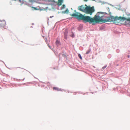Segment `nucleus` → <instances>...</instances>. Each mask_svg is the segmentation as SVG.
<instances>
[{
    "mask_svg": "<svg viewBox=\"0 0 130 130\" xmlns=\"http://www.w3.org/2000/svg\"><path fill=\"white\" fill-rule=\"evenodd\" d=\"M86 8L85 13L87 14H89L90 15H91L95 11L94 7L93 6L91 7L87 6L86 5Z\"/></svg>",
    "mask_w": 130,
    "mask_h": 130,
    "instance_id": "20e7f679",
    "label": "nucleus"
},
{
    "mask_svg": "<svg viewBox=\"0 0 130 130\" xmlns=\"http://www.w3.org/2000/svg\"><path fill=\"white\" fill-rule=\"evenodd\" d=\"M106 67V66H104L102 68V69H104Z\"/></svg>",
    "mask_w": 130,
    "mask_h": 130,
    "instance_id": "f3484780",
    "label": "nucleus"
},
{
    "mask_svg": "<svg viewBox=\"0 0 130 130\" xmlns=\"http://www.w3.org/2000/svg\"><path fill=\"white\" fill-rule=\"evenodd\" d=\"M120 21L122 20H126L127 21H130V18H126L124 17H120Z\"/></svg>",
    "mask_w": 130,
    "mask_h": 130,
    "instance_id": "423d86ee",
    "label": "nucleus"
},
{
    "mask_svg": "<svg viewBox=\"0 0 130 130\" xmlns=\"http://www.w3.org/2000/svg\"><path fill=\"white\" fill-rule=\"evenodd\" d=\"M69 12V10L68 9L64 11L63 13H68Z\"/></svg>",
    "mask_w": 130,
    "mask_h": 130,
    "instance_id": "ddd939ff",
    "label": "nucleus"
},
{
    "mask_svg": "<svg viewBox=\"0 0 130 130\" xmlns=\"http://www.w3.org/2000/svg\"><path fill=\"white\" fill-rule=\"evenodd\" d=\"M71 15L75 17L78 20H82L85 23L88 22L90 24H92L93 25L99 23H103L106 17L104 13L101 12L97 13L93 18L88 16H85L78 12L71 14Z\"/></svg>",
    "mask_w": 130,
    "mask_h": 130,
    "instance_id": "f257e3e1",
    "label": "nucleus"
},
{
    "mask_svg": "<svg viewBox=\"0 0 130 130\" xmlns=\"http://www.w3.org/2000/svg\"><path fill=\"white\" fill-rule=\"evenodd\" d=\"M53 90H57V91H61V90L60 89H59V88L56 87H53Z\"/></svg>",
    "mask_w": 130,
    "mask_h": 130,
    "instance_id": "1a4fd4ad",
    "label": "nucleus"
},
{
    "mask_svg": "<svg viewBox=\"0 0 130 130\" xmlns=\"http://www.w3.org/2000/svg\"><path fill=\"white\" fill-rule=\"evenodd\" d=\"M63 0H58L57 4L58 6H60L61 5L63 2Z\"/></svg>",
    "mask_w": 130,
    "mask_h": 130,
    "instance_id": "0eeeda50",
    "label": "nucleus"
},
{
    "mask_svg": "<svg viewBox=\"0 0 130 130\" xmlns=\"http://www.w3.org/2000/svg\"><path fill=\"white\" fill-rule=\"evenodd\" d=\"M15 1H16V0H14Z\"/></svg>",
    "mask_w": 130,
    "mask_h": 130,
    "instance_id": "412c9836",
    "label": "nucleus"
},
{
    "mask_svg": "<svg viewBox=\"0 0 130 130\" xmlns=\"http://www.w3.org/2000/svg\"><path fill=\"white\" fill-rule=\"evenodd\" d=\"M86 5L85 6L82 5L81 6H79L78 7V9L80 11H82L85 13L86 11Z\"/></svg>",
    "mask_w": 130,
    "mask_h": 130,
    "instance_id": "39448f33",
    "label": "nucleus"
},
{
    "mask_svg": "<svg viewBox=\"0 0 130 130\" xmlns=\"http://www.w3.org/2000/svg\"><path fill=\"white\" fill-rule=\"evenodd\" d=\"M41 0H29L28 1V2H29V6L31 8L34 9H32L33 10H39L40 9L39 6L36 7H35L32 6V5L34 3L39 4L40 3V1H41Z\"/></svg>",
    "mask_w": 130,
    "mask_h": 130,
    "instance_id": "7ed1b4c3",
    "label": "nucleus"
},
{
    "mask_svg": "<svg viewBox=\"0 0 130 130\" xmlns=\"http://www.w3.org/2000/svg\"><path fill=\"white\" fill-rule=\"evenodd\" d=\"M128 57H129V56H128Z\"/></svg>",
    "mask_w": 130,
    "mask_h": 130,
    "instance_id": "aec40b11",
    "label": "nucleus"
},
{
    "mask_svg": "<svg viewBox=\"0 0 130 130\" xmlns=\"http://www.w3.org/2000/svg\"><path fill=\"white\" fill-rule=\"evenodd\" d=\"M78 56L81 59H82V57L80 54H78Z\"/></svg>",
    "mask_w": 130,
    "mask_h": 130,
    "instance_id": "2eb2a0df",
    "label": "nucleus"
},
{
    "mask_svg": "<svg viewBox=\"0 0 130 130\" xmlns=\"http://www.w3.org/2000/svg\"><path fill=\"white\" fill-rule=\"evenodd\" d=\"M48 45L49 48H51V47L49 45Z\"/></svg>",
    "mask_w": 130,
    "mask_h": 130,
    "instance_id": "6ab92c4d",
    "label": "nucleus"
},
{
    "mask_svg": "<svg viewBox=\"0 0 130 130\" xmlns=\"http://www.w3.org/2000/svg\"><path fill=\"white\" fill-rule=\"evenodd\" d=\"M84 0L85 2H87L88 1V0Z\"/></svg>",
    "mask_w": 130,
    "mask_h": 130,
    "instance_id": "a211bd4d",
    "label": "nucleus"
},
{
    "mask_svg": "<svg viewBox=\"0 0 130 130\" xmlns=\"http://www.w3.org/2000/svg\"><path fill=\"white\" fill-rule=\"evenodd\" d=\"M56 44L57 46H58L60 45V42L59 41L57 40L56 42Z\"/></svg>",
    "mask_w": 130,
    "mask_h": 130,
    "instance_id": "9d476101",
    "label": "nucleus"
},
{
    "mask_svg": "<svg viewBox=\"0 0 130 130\" xmlns=\"http://www.w3.org/2000/svg\"><path fill=\"white\" fill-rule=\"evenodd\" d=\"M68 32L67 30H65L64 32V37L65 39H67V34Z\"/></svg>",
    "mask_w": 130,
    "mask_h": 130,
    "instance_id": "6e6552de",
    "label": "nucleus"
},
{
    "mask_svg": "<svg viewBox=\"0 0 130 130\" xmlns=\"http://www.w3.org/2000/svg\"><path fill=\"white\" fill-rule=\"evenodd\" d=\"M120 17H118L117 16L114 17L111 16L107 17H106L104 20L103 23L107 22H110L117 25L119 23H120Z\"/></svg>",
    "mask_w": 130,
    "mask_h": 130,
    "instance_id": "f03ea898",
    "label": "nucleus"
},
{
    "mask_svg": "<svg viewBox=\"0 0 130 130\" xmlns=\"http://www.w3.org/2000/svg\"><path fill=\"white\" fill-rule=\"evenodd\" d=\"M65 7V5H63L61 7V9H64Z\"/></svg>",
    "mask_w": 130,
    "mask_h": 130,
    "instance_id": "4468645a",
    "label": "nucleus"
},
{
    "mask_svg": "<svg viewBox=\"0 0 130 130\" xmlns=\"http://www.w3.org/2000/svg\"><path fill=\"white\" fill-rule=\"evenodd\" d=\"M19 70L21 72H23L25 70L24 69L21 68H19Z\"/></svg>",
    "mask_w": 130,
    "mask_h": 130,
    "instance_id": "9b49d317",
    "label": "nucleus"
},
{
    "mask_svg": "<svg viewBox=\"0 0 130 130\" xmlns=\"http://www.w3.org/2000/svg\"><path fill=\"white\" fill-rule=\"evenodd\" d=\"M74 34L73 33H72V35L71 36L73 38V37H74Z\"/></svg>",
    "mask_w": 130,
    "mask_h": 130,
    "instance_id": "dca6fc26",
    "label": "nucleus"
},
{
    "mask_svg": "<svg viewBox=\"0 0 130 130\" xmlns=\"http://www.w3.org/2000/svg\"><path fill=\"white\" fill-rule=\"evenodd\" d=\"M91 51V49H90L87 51L86 54H89Z\"/></svg>",
    "mask_w": 130,
    "mask_h": 130,
    "instance_id": "f8f14e48",
    "label": "nucleus"
}]
</instances>
